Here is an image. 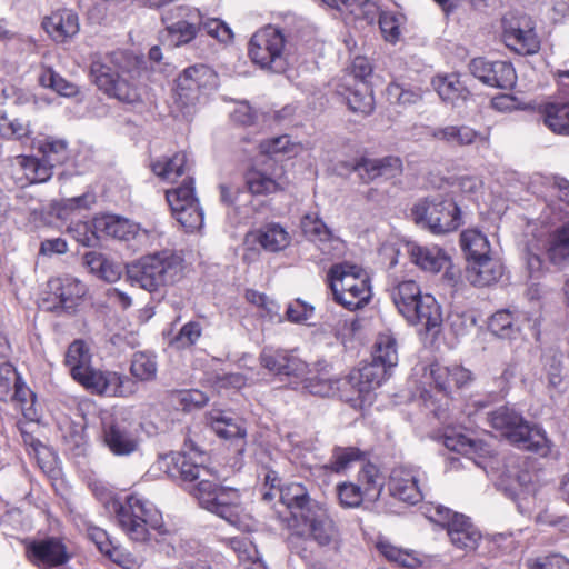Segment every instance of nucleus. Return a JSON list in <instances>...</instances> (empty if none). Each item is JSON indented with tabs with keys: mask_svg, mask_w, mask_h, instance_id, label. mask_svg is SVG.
<instances>
[{
	"mask_svg": "<svg viewBox=\"0 0 569 569\" xmlns=\"http://www.w3.org/2000/svg\"><path fill=\"white\" fill-rule=\"evenodd\" d=\"M162 463L173 465L171 476L179 473L187 482H197L191 489V496L197 499L202 509L220 517L229 525L246 532L253 531L256 521L246 512L238 489L220 485V478L212 468L196 462L186 453H170L162 458Z\"/></svg>",
	"mask_w": 569,
	"mask_h": 569,
	"instance_id": "f257e3e1",
	"label": "nucleus"
},
{
	"mask_svg": "<svg viewBox=\"0 0 569 569\" xmlns=\"http://www.w3.org/2000/svg\"><path fill=\"white\" fill-rule=\"evenodd\" d=\"M90 60V76L99 90L124 103L141 100L138 79L144 69L143 59L118 50L106 54L93 53Z\"/></svg>",
	"mask_w": 569,
	"mask_h": 569,
	"instance_id": "f03ea898",
	"label": "nucleus"
},
{
	"mask_svg": "<svg viewBox=\"0 0 569 569\" xmlns=\"http://www.w3.org/2000/svg\"><path fill=\"white\" fill-rule=\"evenodd\" d=\"M151 169L154 174L171 183L186 176L179 187L167 190L166 199L173 217L187 232L199 230L203 224V211L194 196L193 178L189 176L187 154L177 152L171 158L159 159L152 162Z\"/></svg>",
	"mask_w": 569,
	"mask_h": 569,
	"instance_id": "7ed1b4c3",
	"label": "nucleus"
},
{
	"mask_svg": "<svg viewBox=\"0 0 569 569\" xmlns=\"http://www.w3.org/2000/svg\"><path fill=\"white\" fill-rule=\"evenodd\" d=\"M113 508L118 526L131 541L144 543L153 533H167L161 512L138 495H130L122 502L114 501Z\"/></svg>",
	"mask_w": 569,
	"mask_h": 569,
	"instance_id": "20e7f679",
	"label": "nucleus"
},
{
	"mask_svg": "<svg viewBox=\"0 0 569 569\" xmlns=\"http://www.w3.org/2000/svg\"><path fill=\"white\" fill-rule=\"evenodd\" d=\"M289 530L291 531L288 537L289 548L302 559L309 558L307 549L300 546L307 540L313 541L322 549L331 551L340 549V530L325 505L311 510V513L303 516L297 523H290Z\"/></svg>",
	"mask_w": 569,
	"mask_h": 569,
	"instance_id": "39448f33",
	"label": "nucleus"
},
{
	"mask_svg": "<svg viewBox=\"0 0 569 569\" xmlns=\"http://www.w3.org/2000/svg\"><path fill=\"white\" fill-rule=\"evenodd\" d=\"M391 299L399 313L411 325H420L426 331L442 323V313L433 296L422 293L413 280H403L391 289Z\"/></svg>",
	"mask_w": 569,
	"mask_h": 569,
	"instance_id": "423d86ee",
	"label": "nucleus"
},
{
	"mask_svg": "<svg viewBox=\"0 0 569 569\" xmlns=\"http://www.w3.org/2000/svg\"><path fill=\"white\" fill-rule=\"evenodd\" d=\"M183 271V259L169 250L142 257L128 267V278L149 292L178 281Z\"/></svg>",
	"mask_w": 569,
	"mask_h": 569,
	"instance_id": "0eeeda50",
	"label": "nucleus"
},
{
	"mask_svg": "<svg viewBox=\"0 0 569 569\" xmlns=\"http://www.w3.org/2000/svg\"><path fill=\"white\" fill-rule=\"evenodd\" d=\"M327 283L333 300L350 311L363 308L372 297L368 273L349 262L332 264L327 273Z\"/></svg>",
	"mask_w": 569,
	"mask_h": 569,
	"instance_id": "6e6552de",
	"label": "nucleus"
},
{
	"mask_svg": "<svg viewBox=\"0 0 569 569\" xmlns=\"http://www.w3.org/2000/svg\"><path fill=\"white\" fill-rule=\"evenodd\" d=\"M490 426L518 448L546 457L550 452V440L545 430L530 426L521 415L507 406L500 407L488 416Z\"/></svg>",
	"mask_w": 569,
	"mask_h": 569,
	"instance_id": "1a4fd4ad",
	"label": "nucleus"
},
{
	"mask_svg": "<svg viewBox=\"0 0 569 569\" xmlns=\"http://www.w3.org/2000/svg\"><path fill=\"white\" fill-rule=\"evenodd\" d=\"M417 224L433 234H445L457 230L462 224L459 206L450 193H436L418 201L412 210Z\"/></svg>",
	"mask_w": 569,
	"mask_h": 569,
	"instance_id": "9d476101",
	"label": "nucleus"
},
{
	"mask_svg": "<svg viewBox=\"0 0 569 569\" xmlns=\"http://www.w3.org/2000/svg\"><path fill=\"white\" fill-rule=\"evenodd\" d=\"M248 52L254 64L273 73H282L289 66L286 37L273 26L262 28L251 37Z\"/></svg>",
	"mask_w": 569,
	"mask_h": 569,
	"instance_id": "9b49d317",
	"label": "nucleus"
},
{
	"mask_svg": "<svg viewBox=\"0 0 569 569\" xmlns=\"http://www.w3.org/2000/svg\"><path fill=\"white\" fill-rule=\"evenodd\" d=\"M217 84V73L206 64L186 68L176 80L173 104L182 117L187 118L199 102L202 90Z\"/></svg>",
	"mask_w": 569,
	"mask_h": 569,
	"instance_id": "f8f14e48",
	"label": "nucleus"
},
{
	"mask_svg": "<svg viewBox=\"0 0 569 569\" xmlns=\"http://www.w3.org/2000/svg\"><path fill=\"white\" fill-rule=\"evenodd\" d=\"M102 445L117 457H129L138 451L140 439L133 425L119 416L102 419Z\"/></svg>",
	"mask_w": 569,
	"mask_h": 569,
	"instance_id": "ddd939ff",
	"label": "nucleus"
},
{
	"mask_svg": "<svg viewBox=\"0 0 569 569\" xmlns=\"http://www.w3.org/2000/svg\"><path fill=\"white\" fill-rule=\"evenodd\" d=\"M430 519L447 528L451 542L458 548L467 550L477 548L481 535L466 516L453 512L447 507L437 506Z\"/></svg>",
	"mask_w": 569,
	"mask_h": 569,
	"instance_id": "4468645a",
	"label": "nucleus"
},
{
	"mask_svg": "<svg viewBox=\"0 0 569 569\" xmlns=\"http://www.w3.org/2000/svg\"><path fill=\"white\" fill-rule=\"evenodd\" d=\"M502 40L519 54H533L540 48L531 19L527 16H508L502 20Z\"/></svg>",
	"mask_w": 569,
	"mask_h": 569,
	"instance_id": "2eb2a0df",
	"label": "nucleus"
},
{
	"mask_svg": "<svg viewBox=\"0 0 569 569\" xmlns=\"http://www.w3.org/2000/svg\"><path fill=\"white\" fill-rule=\"evenodd\" d=\"M162 21L167 26L171 43L179 47L196 38L202 23V14L198 9L179 6L162 14Z\"/></svg>",
	"mask_w": 569,
	"mask_h": 569,
	"instance_id": "dca6fc26",
	"label": "nucleus"
},
{
	"mask_svg": "<svg viewBox=\"0 0 569 569\" xmlns=\"http://www.w3.org/2000/svg\"><path fill=\"white\" fill-rule=\"evenodd\" d=\"M74 380L98 395L128 397L133 393V382L128 377L117 372L96 370L91 366Z\"/></svg>",
	"mask_w": 569,
	"mask_h": 569,
	"instance_id": "f3484780",
	"label": "nucleus"
},
{
	"mask_svg": "<svg viewBox=\"0 0 569 569\" xmlns=\"http://www.w3.org/2000/svg\"><path fill=\"white\" fill-rule=\"evenodd\" d=\"M422 475L423 472L417 467H395L387 482L390 496L409 505L420 502L423 499V491L420 485Z\"/></svg>",
	"mask_w": 569,
	"mask_h": 569,
	"instance_id": "a211bd4d",
	"label": "nucleus"
},
{
	"mask_svg": "<svg viewBox=\"0 0 569 569\" xmlns=\"http://www.w3.org/2000/svg\"><path fill=\"white\" fill-rule=\"evenodd\" d=\"M48 288L47 301L52 302L48 309L58 313L72 312L87 292L86 284L70 276L50 279Z\"/></svg>",
	"mask_w": 569,
	"mask_h": 569,
	"instance_id": "6ab92c4d",
	"label": "nucleus"
},
{
	"mask_svg": "<svg viewBox=\"0 0 569 569\" xmlns=\"http://www.w3.org/2000/svg\"><path fill=\"white\" fill-rule=\"evenodd\" d=\"M469 70L475 78L493 88L511 89L517 81L516 70L508 61H490L479 57L470 61Z\"/></svg>",
	"mask_w": 569,
	"mask_h": 569,
	"instance_id": "aec40b11",
	"label": "nucleus"
},
{
	"mask_svg": "<svg viewBox=\"0 0 569 569\" xmlns=\"http://www.w3.org/2000/svg\"><path fill=\"white\" fill-rule=\"evenodd\" d=\"M303 234L318 243L321 252L330 258L339 257L345 250L343 241L333 234L318 212H308L301 218Z\"/></svg>",
	"mask_w": 569,
	"mask_h": 569,
	"instance_id": "412c9836",
	"label": "nucleus"
},
{
	"mask_svg": "<svg viewBox=\"0 0 569 569\" xmlns=\"http://www.w3.org/2000/svg\"><path fill=\"white\" fill-rule=\"evenodd\" d=\"M27 556L33 565L44 569L60 568L71 558L62 540L54 537L30 542Z\"/></svg>",
	"mask_w": 569,
	"mask_h": 569,
	"instance_id": "4be33fe9",
	"label": "nucleus"
},
{
	"mask_svg": "<svg viewBox=\"0 0 569 569\" xmlns=\"http://www.w3.org/2000/svg\"><path fill=\"white\" fill-rule=\"evenodd\" d=\"M388 376L389 370L387 368L371 360V362L363 365L359 369L352 370L343 379V387H350L357 393V398L365 401L370 392L381 386Z\"/></svg>",
	"mask_w": 569,
	"mask_h": 569,
	"instance_id": "5701e85b",
	"label": "nucleus"
},
{
	"mask_svg": "<svg viewBox=\"0 0 569 569\" xmlns=\"http://www.w3.org/2000/svg\"><path fill=\"white\" fill-rule=\"evenodd\" d=\"M261 365L270 372L280 376L303 378L308 365L293 352L283 349L264 348L260 355Z\"/></svg>",
	"mask_w": 569,
	"mask_h": 569,
	"instance_id": "b1692460",
	"label": "nucleus"
},
{
	"mask_svg": "<svg viewBox=\"0 0 569 569\" xmlns=\"http://www.w3.org/2000/svg\"><path fill=\"white\" fill-rule=\"evenodd\" d=\"M280 501L290 511L288 526L297 523L303 516L311 513L323 503L312 499L308 489L299 482H289L280 487Z\"/></svg>",
	"mask_w": 569,
	"mask_h": 569,
	"instance_id": "393cba45",
	"label": "nucleus"
},
{
	"mask_svg": "<svg viewBox=\"0 0 569 569\" xmlns=\"http://www.w3.org/2000/svg\"><path fill=\"white\" fill-rule=\"evenodd\" d=\"M428 370L436 389L445 395H450L455 389L463 388L472 380V373L458 365L441 366L432 363Z\"/></svg>",
	"mask_w": 569,
	"mask_h": 569,
	"instance_id": "a878e982",
	"label": "nucleus"
},
{
	"mask_svg": "<svg viewBox=\"0 0 569 569\" xmlns=\"http://www.w3.org/2000/svg\"><path fill=\"white\" fill-rule=\"evenodd\" d=\"M356 170L365 182H370L382 178L385 180L393 179L402 173V160L396 156H387L379 159H361Z\"/></svg>",
	"mask_w": 569,
	"mask_h": 569,
	"instance_id": "bb28decb",
	"label": "nucleus"
},
{
	"mask_svg": "<svg viewBox=\"0 0 569 569\" xmlns=\"http://www.w3.org/2000/svg\"><path fill=\"white\" fill-rule=\"evenodd\" d=\"M42 27L57 43L69 41L80 30L78 14L68 9L57 10L46 17L42 21Z\"/></svg>",
	"mask_w": 569,
	"mask_h": 569,
	"instance_id": "cd10ccee",
	"label": "nucleus"
},
{
	"mask_svg": "<svg viewBox=\"0 0 569 569\" xmlns=\"http://www.w3.org/2000/svg\"><path fill=\"white\" fill-rule=\"evenodd\" d=\"M431 136L439 141L455 147L477 144L488 149L490 146L487 134H482L466 124L436 128L432 130Z\"/></svg>",
	"mask_w": 569,
	"mask_h": 569,
	"instance_id": "c85d7f7f",
	"label": "nucleus"
},
{
	"mask_svg": "<svg viewBox=\"0 0 569 569\" xmlns=\"http://www.w3.org/2000/svg\"><path fill=\"white\" fill-rule=\"evenodd\" d=\"M503 274V267L498 259H493L491 253L468 261L466 270L467 280L477 287L490 286L497 282Z\"/></svg>",
	"mask_w": 569,
	"mask_h": 569,
	"instance_id": "c756f323",
	"label": "nucleus"
},
{
	"mask_svg": "<svg viewBox=\"0 0 569 569\" xmlns=\"http://www.w3.org/2000/svg\"><path fill=\"white\" fill-rule=\"evenodd\" d=\"M410 260L420 269L437 273L449 263L448 254L437 246L408 244Z\"/></svg>",
	"mask_w": 569,
	"mask_h": 569,
	"instance_id": "7c9ffc66",
	"label": "nucleus"
},
{
	"mask_svg": "<svg viewBox=\"0 0 569 569\" xmlns=\"http://www.w3.org/2000/svg\"><path fill=\"white\" fill-rule=\"evenodd\" d=\"M340 93L345 97L349 109L355 113L366 117L375 109L372 89L367 81L356 83L345 81L343 91Z\"/></svg>",
	"mask_w": 569,
	"mask_h": 569,
	"instance_id": "2f4dec72",
	"label": "nucleus"
},
{
	"mask_svg": "<svg viewBox=\"0 0 569 569\" xmlns=\"http://www.w3.org/2000/svg\"><path fill=\"white\" fill-rule=\"evenodd\" d=\"M254 240L268 252H280L291 243V236L284 227L270 222L253 232Z\"/></svg>",
	"mask_w": 569,
	"mask_h": 569,
	"instance_id": "473e14b6",
	"label": "nucleus"
},
{
	"mask_svg": "<svg viewBox=\"0 0 569 569\" xmlns=\"http://www.w3.org/2000/svg\"><path fill=\"white\" fill-rule=\"evenodd\" d=\"M432 84L439 97L443 101L451 103L453 107L460 106V103L465 102L470 96V92L461 81L460 76L456 73L437 76L432 80Z\"/></svg>",
	"mask_w": 569,
	"mask_h": 569,
	"instance_id": "72a5a7b5",
	"label": "nucleus"
},
{
	"mask_svg": "<svg viewBox=\"0 0 569 569\" xmlns=\"http://www.w3.org/2000/svg\"><path fill=\"white\" fill-rule=\"evenodd\" d=\"M207 421L220 438L237 439L243 442L246 429L230 413L213 409L207 415Z\"/></svg>",
	"mask_w": 569,
	"mask_h": 569,
	"instance_id": "f704fd0d",
	"label": "nucleus"
},
{
	"mask_svg": "<svg viewBox=\"0 0 569 569\" xmlns=\"http://www.w3.org/2000/svg\"><path fill=\"white\" fill-rule=\"evenodd\" d=\"M222 542L237 555L246 569H266L257 547L248 537L223 538Z\"/></svg>",
	"mask_w": 569,
	"mask_h": 569,
	"instance_id": "c9c22d12",
	"label": "nucleus"
},
{
	"mask_svg": "<svg viewBox=\"0 0 569 569\" xmlns=\"http://www.w3.org/2000/svg\"><path fill=\"white\" fill-rule=\"evenodd\" d=\"M523 319L525 315L522 313L502 309L490 317L488 328L495 336L512 339L520 331Z\"/></svg>",
	"mask_w": 569,
	"mask_h": 569,
	"instance_id": "e433bc0d",
	"label": "nucleus"
},
{
	"mask_svg": "<svg viewBox=\"0 0 569 569\" xmlns=\"http://www.w3.org/2000/svg\"><path fill=\"white\" fill-rule=\"evenodd\" d=\"M93 228L96 231L119 240L133 238L138 230L134 223L117 216H104L94 219Z\"/></svg>",
	"mask_w": 569,
	"mask_h": 569,
	"instance_id": "4c0bfd02",
	"label": "nucleus"
},
{
	"mask_svg": "<svg viewBox=\"0 0 569 569\" xmlns=\"http://www.w3.org/2000/svg\"><path fill=\"white\" fill-rule=\"evenodd\" d=\"M460 246L467 261L486 257L491 253L489 240L485 233L477 229H467L460 234Z\"/></svg>",
	"mask_w": 569,
	"mask_h": 569,
	"instance_id": "58836bf2",
	"label": "nucleus"
},
{
	"mask_svg": "<svg viewBox=\"0 0 569 569\" xmlns=\"http://www.w3.org/2000/svg\"><path fill=\"white\" fill-rule=\"evenodd\" d=\"M545 124L555 133L569 136V103L551 102L542 107Z\"/></svg>",
	"mask_w": 569,
	"mask_h": 569,
	"instance_id": "ea45409f",
	"label": "nucleus"
},
{
	"mask_svg": "<svg viewBox=\"0 0 569 569\" xmlns=\"http://www.w3.org/2000/svg\"><path fill=\"white\" fill-rule=\"evenodd\" d=\"M66 365L69 367L73 379L91 366V353L84 341L76 340L69 346L66 353Z\"/></svg>",
	"mask_w": 569,
	"mask_h": 569,
	"instance_id": "a19ab883",
	"label": "nucleus"
},
{
	"mask_svg": "<svg viewBox=\"0 0 569 569\" xmlns=\"http://www.w3.org/2000/svg\"><path fill=\"white\" fill-rule=\"evenodd\" d=\"M19 164L23 170L26 179L30 183H42L48 181L53 174V167L42 157H21Z\"/></svg>",
	"mask_w": 569,
	"mask_h": 569,
	"instance_id": "79ce46f5",
	"label": "nucleus"
},
{
	"mask_svg": "<svg viewBox=\"0 0 569 569\" xmlns=\"http://www.w3.org/2000/svg\"><path fill=\"white\" fill-rule=\"evenodd\" d=\"M372 360L388 370L398 363L397 341L390 335H379L375 342Z\"/></svg>",
	"mask_w": 569,
	"mask_h": 569,
	"instance_id": "37998d69",
	"label": "nucleus"
},
{
	"mask_svg": "<svg viewBox=\"0 0 569 569\" xmlns=\"http://www.w3.org/2000/svg\"><path fill=\"white\" fill-rule=\"evenodd\" d=\"M130 372L140 381L156 379L158 372L156 355L144 351L136 352L131 359Z\"/></svg>",
	"mask_w": 569,
	"mask_h": 569,
	"instance_id": "c03bdc74",
	"label": "nucleus"
},
{
	"mask_svg": "<svg viewBox=\"0 0 569 569\" xmlns=\"http://www.w3.org/2000/svg\"><path fill=\"white\" fill-rule=\"evenodd\" d=\"M244 179L248 190L254 196H266L280 190L276 179L257 168L248 170Z\"/></svg>",
	"mask_w": 569,
	"mask_h": 569,
	"instance_id": "a18cd8bd",
	"label": "nucleus"
},
{
	"mask_svg": "<svg viewBox=\"0 0 569 569\" xmlns=\"http://www.w3.org/2000/svg\"><path fill=\"white\" fill-rule=\"evenodd\" d=\"M38 81L40 86L50 88L63 97H73L78 93V88L74 83L62 78L50 67H41Z\"/></svg>",
	"mask_w": 569,
	"mask_h": 569,
	"instance_id": "49530a36",
	"label": "nucleus"
},
{
	"mask_svg": "<svg viewBox=\"0 0 569 569\" xmlns=\"http://www.w3.org/2000/svg\"><path fill=\"white\" fill-rule=\"evenodd\" d=\"M547 252L555 264H560L569 258V222L551 236Z\"/></svg>",
	"mask_w": 569,
	"mask_h": 569,
	"instance_id": "de8ad7c7",
	"label": "nucleus"
},
{
	"mask_svg": "<svg viewBox=\"0 0 569 569\" xmlns=\"http://www.w3.org/2000/svg\"><path fill=\"white\" fill-rule=\"evenodd\" d=\"M360 488L365 492L366 498L369 500H377L382 490V482L379 475V469L373 463H366L358 476Z\"/></svg>",
	"mask_w": 569,
	"mask_h": 569,
	"instance_id": "09e8293b",
	"label": "nucleus"
},
{
	"mask_svg": "<svg viewBox=\"0 0 569 569\" xmlns=\"http://www.w3.org/2000/svg\"><path fill=\"white\" fill-rule=\"evenodd\" d=\"M9 400L14 401L26 419L34 421L38 419V411L36 409L37 397L36 393L26 386L22 379L16 385L12 397Z\"/></svg>",
	"mask_w": 569,
	"mask_h": 569,
	"instance_id": "8fccbe9b",
	"label": "nucleus"
},
{
	"mask_svg": "<svg viewBox=\"0 0 569 569\" xmlns=\"http://www.w3.org/2000/svg\"><path fill=\"white\" fill-rule=\"evenodd\" d=\"M302 388L315 396L320 397H332L336 396L337 391L340 387H343V379H325L319 377H313L309 379H303Z\"/></svg>",
	"mask_w": 569,
	"mask_h": 569,
	"instance_id": "3c124183",
	"label": "nucleus"
},
{
	"mask_svg": "<svg viewBox=\"0 0 569 569\" xmlns=\"http://www.w3.org/2000/svg\"><path fill=\"white\" fill-rule=\"evenodd\" d=\"M361 460H365V452H362L360 449L356 447H338L333 450L329 468L333 472H341L352 462Z\"/></svg>",
	"mask_w": 569,
	"mask_h": 569,
	"instance_id": "603ef678",
	"label": "nucleus"
},
{
	"mask_svg": "<svg viewBox=\"0 0 569 569\" xmlns=\"http://www.w3.org/2000/svg\"><path fill=\"white\" fill-rule=\"evenodd\" d=\"M403 16L392 12H382L379 17V27L386 41L395 44L400 40Z\"/></svg>",
	"mask_w": 569,
	"mask_h": 569,
	"instance_id": "864d4df0",
	"label": "nucleus"
},
{
	"mask_svg": "<svg viewBox=\"0 0 569 569\" xmlns=\"http://www.w3.org/2000/svg\"><path fill=\"white\" fill-rule=\"evenodd\" d=\"M202 335V327L198 321L184 323L178 335L170 341L177 349H186L193 346Z\"/></svg>",
	"mask_w": 569,
	"mask_h": 569,
	"instance_id": "5fc2aeb1",
	"label": "nucleus"
},
{
	"mask_svg": "<svg viewBox=\"0 0 569 569\" xmlns=\"http://www.w3.org/2000/svg\"><path fill=\"white\" fill-rule=\"evenodd\" d=\"M387 94L391 102H396L405 107L415 104L422 98L419 89L405 88L399 83H390L387 88Z\"/></svg>",
	"mask_w": 569,
	"mask_h": 569,
	"instance_id": "6e6d98bb",
	"label": "nucleus"
},
{
	"mask_svg": "<svg viewBox=\"0 0 569 569\" xmlns=\"http://www.w3.org/2000/svg\"><path fill=\"white\" fill-rule=\"evenodd\" d=\"M21 380L16 368L4 362L0 365V401H8L12 397L16 385Z\"/></svg>",
	"mask_w": 569,
	"mask_h": 569,
	"instance_id": "4d7b16f0",
	"label": "nucleus"
},
{
	"mask_svg": "<svg viewBox=\"0 0 569 569\" xmlns=\"http://www.w3.org/2000/svg\"><path fill=\"white\" fill-rule=\"evenodd\" d=\"M445 446L451 450L457 451L463 455H469L478 449V441L469 438L463 433H458L455 431L447 432L443 437Z\"/></svg>",
	"mask_w": 569,
	"mask_h": 569,
	"instance_id": "13d9d810",
	"label": "nucleus"
},
{
	"mask_svg": "<svg viewBox=\"0 0 569 569\" xmlns=\"http://www.w3.org/2000/svg\"><path fill=\"white\" fill-rule=\"evenodd\" d=\"M530 569H569V559L561 553H549L526 561Z\"/></svg>",
	"mask_w": 569,
	"mask_h": 569,
	"instance_id": "bf43d9fd",
	"label": "nucleus"
},
{
	"mask_svg": "<svg viewBox=\"0 0 569 569\" xmlns=\"http://www.w3.org/2000/svg\"><path fill=\"white\" fill-rule=\"evenodd\" d=\"M42 158L53 168L68 159L67 143L63 140H48L43 143Z\"/></svg>",
	"mask_w": 569,
	"mask_h": 569,
	"instance_id": "052dcab7",
	"label": "nucleus"
},
{
	"mask_svg": "<svg viewBox=\"0 0 569 569\" xmlns=\"http://www.w3.org/2000/svg\"><path fill=\"white\" fill-rule=\"evenodd\" d=\"M0 133L2 136H12L17 139L28 137L30 133L29 123L18 118L10 119L0 110Z\"/></svg>",
	"mask_w": 569,
	"mask_h": 569,
	"instance_id": "680f3d73",
	"label": "nucleus"
},
{
	"mask_svg": "<svg viewBox=\"0 0 569 569\" xmlns=\"http://www.w3.org/2000/svg\"><path fill=\"white\" fill-rule=\"evenodd\" d=\"M338 497L343 507L356 508L366 497L362 489L353 483H343L338 487Z\"/></svg>",
	"mask_w": 569,
	"mask_h": 569,
	"instance_id": "e2e57ef3",
	"label": "nucleus"
},
{
	"mask_svg": "<svg viewBox=\"0 0 569 569\" xmlns=\"http://www.w3.org/2000/svg\"><path fill=\"white\" fill-rule=\"evenodd\" d=\"M203 29L207 34L221 42L230 41L233 38V33L231 29L220 19H202V23L200 24V29Z\"/></svg>",
	"mask_w": 569,
	"mask_h": 569,
	"instance_id": "0e129e2a",
	"label": "nucleus"
},
{
	"mask_svg": "<svg viewBox=\"0 0 569 569\" xmlns=\"http://www.w3.org/2000/svg\"><path fill=\"white\" fill-rule=\"evenodd\" d=\"M373 71L372 64L366 57L358 56L351 63V72L345 79V81L356 82H368V78L371 77Z\"/></svg>",
	"mask_w": 569,
	"mask_h": 569,
	"instance_id": "69168bd1",
	"label": "nucleus"
},
{
	"mask_svg": "<svg viewBox=\"0 0 569 569\" xmlns=\"http://www.w3.org/2000/svg\"><path fill=\"white\" fill-rule=\"evenodd\" d=\"M177 399L182 406V409L188 411L194 408H201L208 401L206 393L197 389L179 391Z\"/></svg>",
	"mask_w": 569,
	"mask_h": 569,
	"instance_id": "338daca9",
	"label": "nucleus"
},
{
	"mask_svg": "<svg viewBox=\"0 0 569 569\" xmlns=\"http://www.w3.org/2000/svg\"><path fill=\"white\" fill-rule=\"evenodd\" d=\"M258 112L247 101H241L236 104V108L231 112V119L233 122L241 126H252L256 123Z\"/></svg>",
	"mask_w": 569,
	"mask_h": 569,
	"instance_id": "774afa93",
	"label": "nucleus"
}]
</instances>
